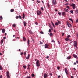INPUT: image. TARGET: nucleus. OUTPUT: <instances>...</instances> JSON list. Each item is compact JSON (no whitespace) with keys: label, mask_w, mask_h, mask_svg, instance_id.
Here are the masks:
<instances>
[{"label":"nucleus","mask_w":78,"mask_h":78,"mask_svg":"<svg viewBox=\"0 0 78 78\" xmlns=\"http://www.w3.org/2000/svg\"><path fill=\"white\" fill-rule=\"evenodd\" d=\"M78 45V43L77 42L75 41H73V46L76 48H77V45Z\"/></svg>","instance_id":"1"},{"label":"nucleus","mask_w":78,"mask_h":78,"mask_svg":"<svg viewBox=\"0 0 78 78\" xmlns=\"http://www.w3.org/2000/svg\"><path fill=\"white\" fill-rule=\"evenodd\" d=\"M36 65L37 67H39L40 66V64L39 63V60H37L36 62Z\"/></svg>","instance_id":"2"},{"label":"nucleus","mask_w":78,"mask_h":78,"mask_svg":"<svg viewBox=\"0 0 78 78\" xmlns=\"http://www.w3.org/2000/svg\"><path fill=\"white\" fill-rule=\"evenodd\" d=\"M37 15H39L40 16L41 14H42V12H41V11L39 10H37Z\"/></svg>","instance_id":"3"},{"label":"nucleus","mask_w":78,"mask_h":78,"mask_svg":"<svg viewBox=\"0 0 78 78\" xmlns=\"http://www.w3.org/2000/svg\"><path fill=\"white\" fill-rule=\"evenodd\" d=\"M56 0H53L52 2V4L53 5H56Z\"/></svg>","instance_id":"4"},{"label":"nucleus","mask_w":78,"mask_h":78,"mask_svg":"<svg viewBox=\"0 0 78 78\" xmlns=\"http://www.w3.org/2000/svg\"><path fill=\"white\" fill-rule=\"evenodd\" d=\"M16 19H18L19 18H20V19H22V16L20 15H19V16H16Z\"/></svg>","instance_id":"5"},{"label":"nucleus","mask_w":78,"mask_h":78,"mask_svg":"<svg viewBox=\"0 0 78 78\" xmlns=\"http://www.w3.org/2000/svg\"><path fill=\"white\" fill-rule=\"evenodd\" d=\"M45 48H48V47H49V44H46L45 45Z\"/></svg>","instance_id":"6"},{"label":"nucleus","mask_w":78,"mask_h":78,"mask_svg":"<svg viewBox=\"0 0 78 78\" xmlns=\"http://www.w3.org/2000/svg\"><path fill=\"white\" fill-rule=\"evenodd\" d=\"M6 74L7 76V78H9L10 76L9 75V71H7Z\"/></svg>","instance_id":"7"},{"label":"nucleus","mask_w":78,"mask_h":78,"mask_svg":"<svg viewBox=\"0 0 78 78\" xmlns=\"http://www.w3.org/2000/svg\"><path fill=\"white\" fill-rule=\"evenodd\" d=\"M67 24L68 27H69V28H70V27H71V25L70 23H69L68 21L67 22Z\"/></svg>","instance_id":"8"},{"label":"nucleus","mask_w":78,"mask_h":78,"mask_svg":"<svg viewBox=\"0 0 78 78\" xmlns=\"http://www.w3.org/2000/svg\"><path fill=\"white\" fill-rule=\"evenodd\" d=\"M65 71L66 74V75H68V70H67V68H65Z\"/></svg>","instance_id":"9"},{"label":"nucleus","mask_w":78,"mask_h":78,"mask_svg":"<svg viewBox=\"0 0 78 78\" xmlns=\"http://www.w3.org/2000/svg\"><path fill=\"white\" fill-rule=\"evenodd\" d=\"M73 56L74 58H78V56L76 55H75V54H73Z\"/></svg>","instance_id":"10"},{"label":"nucleus","mask_w":78,"mask_h":78,"mask_svg":"<svg viewBox=\"0 0 78 78\" xmlns=\"http://www.w3.org/2000/svg\"><path fill=\"white\" fill-rule=\"evenodd\" d=\"M73 6V9H75L76 7H75V4H73V3H72V6Z\"/></svg>","instance_id":"11"},{"label":"nucleus","mask_w":78,"mask_h":78,"mask_svg":"<svg viewBox=\"0 0 78 78\" xmlns=\"http://www.w3.org/2000/svg\"><path fill=\"white\" fill-rule=\"evenodd\" d=\"M44 78H46L47 77L48 75H47V74L46 73L44 74Z\"/></svg>","instance_id":"12"},{"label":"nucleus","mask_w":78,"mask_h":78,"mask_svg":"<svg viewBox=\"0 0 78 78\" xmlns=\"http://www.w3.org/2000/svg\"><path fill=\"white\" fill-rule=\"evenodd\" d=\"M28 32L30 34H33V32L31 31V30H28Z\"/></svg>","instance_id":"13"},{"label":"nucleus","mask_w":78,"mask_h":78,"mask_svg":"<svg viewBox=\"0 0 78 78\" xmlns=\"http://www.w3.org/2000/svg\"><path fill=\"white\" fill-rule=\"evenodd\" d=\"M2 32L3 33H5V29H3L2 30Z\"/></svg>","instance_id":"14"},{"label":"nucleus","mask_w":78,"mask_h":78,"mask_svg":"<svg viewBox=\"0 0 78 78\" xmlns=\"http://www.w3.org/2000/svg\"><path fill=\"white\" fill-rule=\"evenodd\" d=\"M62 16H66V12H62Z\"/></svg>","instance_id":"15"},{"label":"nucleus","mask_w":78,"mask_h":78,"mask_svg":"<svg viewBox=\"0 0 78 78\" xmlns=\"http://www.w3.org/2000/svg\"><path fill=\"white\" fill-rule=\"evenodd\" d=\"M25 13H23V14L22 18L23 19H25Z\"/></svg>","instance_id":"16"},{"label":"nucleus","mask_w":78,"mask_h":78,"mask_svg":"<svg viewBox=\"0 0 78 78\" xmlns=\"http://www.w3.org/2000/svg\"><path fill=\"white\" fill-rule=\"evenodd\" d=\"M64 10L65 12H68L69 11V10L66 8L64 9Z\"/></svg>","instance_id":"17"},{"label":"nucleus","mask_w":78,"mask_h":78,"mask_svg":"<svg viewBox=\"0 0 78 78\" xmlns=\"http://www.w3.org/2000/svg\"><path fill=\"white\" fill-rule=\"evenodd\" d=\"M65 40L66 41H69L70 40V39H69V38H66L65 39Z\"/></svg>","instance_id":"18"},{"label":"nucleus","mask_w":78,"mask_h":78,"mask_svg":"<svg viewBox=\"0 0 78 78\" xmlns=\"http://www.w3.org/2000/svg\"><path fill=\"white\" fill-rule=\"evenodd\" d=\"M27 44L28 45V46H30V40L28 39L27 41Z\"/></svg>","instance_id":"19"},{"label":"nucleus","mask_w":78,"mask_h":78,"mask_svg":"<svg viewBox=\"0 0 78 78\" xmlns=\"http://www.w3.org/2000/svg\"><path fill=\"white\" fill-rule=\"evenodd\" d=\"M3 39H2L1 40V45H2V44H3Z\"/></svg>","instance_id":"20"},{"label":"nucleus","mask_w":78,"mask_h":78,"mask_svg":"<svg viewBox=\"0 0 78 78\" xmlns=\"http://www.w3.org/2000/svg\"><path fill=\"white\" fill-rule=\"evenodd\" d=\"M24 25V27H26L27 26V23L25 21H23Z\"/></svg>","instance_id":"21"},{"label":"nucleus","mask_w":78,"mask_h":78,"mask_svg":"<svg viewBox=\"0 0 78 78\" xmlns=\"http://www.w3.org/2000/svg\"><path fill=\"white\" fill-rule=\"evenodd\" d=\"M49 27L52 30H53V28L51 25H50L49 26Z\"/></svg>","instance_id":"22"},{"label":"nucleus","mask_w":78,"mask_h":78,"mask_svg":"<svg viewBox=\"0 0 78 78\" xmlns=\"http://www.w3.org/2000/svg\"><path fill=\"white\" fill-rule=\"evenodd\" d=\"M47 6L48 8H50V4H49V3L48 2L47 3Z\"/></svg>","instance_id":"23"},{"label":"nucleus","mask_w":78,"mask_h":78,"mask_svg":"<svg viewBox=\"0 0 78 78\" xmlns=\"http://www.w3.org/2000/svg\"><path fill=\"white\" fill-rule=\"evenodd\" d=\"M67 59H71V56H70L68 57L67 58Z\"/></svg>","instance_id":"24"},{"label":"nucleus","mask_w":78,"mask_h":78,"mask_svg":"<svg viewBox=\"0 0 78 78\" xmlns=\"http://www.w3.org/2000/svg\"><path fill=\"white\" fill-rule=\"evenodd\" d=\"M55 25L57 26V25H59V23L58 22H56L55 23Z\"/></svg>","instance_id":"25"},{"label":"nucleus","mask_w":78,"mask_h":78,"mask_svg":"<svg viewBox=\"0 0 78 78\" xmlns=\"http://www.w3.org/2000/svg\"><path fill=\"white\" fill-rule=\"evenodd\" d=\"M51 23L53 26L54 27V28H55V25H54V24L53 23V21H51Z\"/></svg>","instance_id":"26"},{"label":"nucleus","mask_w":78,"mask_h":78,"mask_svg":"<svg viewBox=\"0 0 78 78\" xmlns=\"http://www.w3.org/2000/svg\"><path fill=\"white\" fill-rule=\"evenodd\" d=\"M0 70H3V68L2 66L0 65Z\"/></svg>","instance_id":"27"},{"label":"nucleus","mask_w":78,"mask_h":78,"mask_svg":"<svg viewBox=\"0 0 78 78\" xmlns=\"http://www.w3.org/2000/svg\"><path fill=\"white\" fill-rule=\"evenodd\" d=\"M69 20H70V21H71V22H72L73 23V20H72V18H69Z\"/></svg>","instance_id":"28"},{"label":"nucleus","mask_w":78,"mask_h":78,"mask_svg":"<svg viewBox=\"0 0 78 78\" xmlns=\"http://www.w3.org/2000/svg\"><path fill=\"white\" fill-rule=\"evenodd\" d=\"M23 41H26V38H25V37H23Z\"/></svg>","instance_id":"29"},{"label":"nucleus","mask_w":78,"mask_h":78,"mask_svg":"<svg viewBox=\"0 0 78 78\" xmlns=\"http://www.w3.org/2000/svg\"><path fill=\"white\" fill-rule=\"evenodd\" d=\"M23 67L25 69H26V68H27V66L25 65H23Z\"/></svg>","instance_id":"30"},{"label":"nucleus","mask_w":78,"mask_h":78,"mask_svg":"<svg viewBox=\"0 0 78 78\" xmlns=\"http://www.w3.org/2000/svg\"><path fill=\"white\" fill-rule=\"evenodd\" d=\"M57 21H58L59 24H61V21H60L59 20H57Z\"/></svg>","instance_id":"31"},{"label":"nucleus","mask_w":78,"mask_h":78,"mask_svg":"<svg viewBox=\"0 0 78 78\" xmlns=\"http://www.w3.org/2000/svg\"><path fill=\"white\" fill-rule=\"evenodd\" d=\"M3 19V17L2 16H0V20H2Z\"/></svg>","instance_id":"32"},{"label":"nucleus","mask_w":78,"mask_h":78,"mask_svg":"<svg viewBox=\"0 0 78 78\" xmlns=\"http://www.w3.org/2000/svg\"><path fill=\"white\" fill-rule=\"evenodd\" d=\"M69 42L70 43H72V42H73V41H72V40L69 39Z\"/></svg>","instance_id":"33"},{"label":"nucleus","mask_w":78,"mask_h":78,"mask_svg":"<svg viewBox=\"0 0 78 78\" xmlns=\"http://www.w3.org/2000/svg\"><path fill=\"white\" fill-rule=\"evenodd\" d=\"M70 12L71 14H73V11L72 10H71L70 11Z\"/></svg>","instance_id":"34"},{"label":"nucleus","mask_w":78,"mask_h":78,"mask_svg":"<svg viewBox=\"0 0 78 78\" xmlns=\"http://www.w3.org/2000/svg\"><path fill=\"white\" fill-rule=\"evenodd\" d=\"M10 11L11 12H14V9H11Z\"/></svg>","instance_id":"35"},{"label":"nucleus","mask_w":78,"mask_h":78,"mask_svg":"<svg viewBox=\"0 0 78 78\" xmlns=\"http://www.w3.org/2000/svg\"><path fill=\"white\" fill-rule=\"evenodd\" d=\"M76 14H78V10L77 9L76 10Z\"/></svg>","instance_id":"36"},{"label":"nucleus","mask_w":78,"mask_h":78,"mask_svg":"<svg viewBox=\"0 0 78 78\" xmlns=\"http://www.w3.org/2000/svg\"><path fill=\"white\" fill-rule=\"evenodd\" d=\"M67 38H70V35H69L67 36Z\"/></svg>","instance_id":"37"},{"label":"nucleus","mask_w":78,"mask_h":78,"mask_svg":"<svg viewBox=\"0 0 78 78\" xmlns=\"http://www.w3.org/2000/svg\"><path fill=\"white\" fill-rule=\"evenodd\" d=\"M58 14H59L60 16H61V13L60 12H59L58 13Z\"/></svg>","instance_id":"38"},{"label":"nucleus","mask_w":78,"mask_h":78,"mask_svg":"<svg viewBox=\"0 0 78 78\" xmlns=\"http://www.w3.org/2000/svg\"><path fill=\"white\" fill-rule=\"evenodd\" d=\"M31 76L32 77H34V74H31Z\"/></svg>","instance_id":"39"},{"label":"nucleus","mask_w":78,"mask_h":78,"mask_svg":"<svg viewBox=\"0 0 78 78\" xmlns=\"http://www.w3.org/2000/svg\"><path fill=\"white\" fill-rule=\"evenodd\" d=\"M60 69V67L59 66H58L57 67V70H59V69Z\"/></svg>","instance_id":"40"},{"label":"nucleus","mask_w":78,"mask_h":78,"mask_svg":"<svg viewBox=\"0 0 78 78\" xmlns=\"http://www.w3.org/2000/svg\"><path fill=\"white\" fill-rule=\"evenodd\" d=\"M40 44H41V45H42V44H43V43H42L41 41H40Z\"/></svg>","instance_id":"41"},{"label":"nucleus","mask_w":78,"mask_h":78,"mask_svg":"<svg viewBox=\"0 0 78 78\" xmlns=\"http://www.w3.org/2000/svg\"><path fill=\"white\" fill-rule=\"evenodd\" d=\"M76 37L78 38V32L77 33H76Z\"/></svg>","instance_id":"42"},{"label":"nucleus","mask_w":78,"mask_h":78,"mask_svg":"<svg viewBox=\"0 0 78 78\" xmlns=\"http://www.w3.org/2000/svg\"><path fill=\"white\" fill-rule=\"evenodd\" d=\"M40 33H41V34H44V32L42 31H41L40 32Z\"/></svg>","instance_id":"43"},{"label":"nucleus","mask_w":78,"mask_h":78,"mask_svg":"<svg viewBox=\"0 0 78 78\" xmlns=\"http://www.w3.org/2000/svg\"><path fill=\"white\" fill-rule=\"evenodd\" d=\"M49 35L50 36H52L53 35V34L52 33H50Z\"/></svg>","instance_id":"44"},{"label":"nucleus","mask_w":78,"mask_h":78,"mask_svg":"<svg viewBox=\"0 0 78 78\" xmlns=\"http://www.w3.org/2000/svg\"><path fill=\"white\" fill-rule=\"evenodd\" d=\"M51 29H50L49 30V33H51Z\"/></svg>","instance_id":"45"},{"label":"nucleus","mask_w":78,"mask_h":78,"mask_svg":"<svg viewBox=\"0 0 78 78\" xmlns=\"http://www.w3.org/2000/svg\"><path fill=\"white\" fill-rule=\"evenodd\" d=\"M35 25H38V23H37V22H36L35 23Z\"/></svg>","instance_id":"46"},{"label":"nucleus","mask_w":78,"mask_h":78,"mask_svg":"<svg viewBox=\"0 0 78 78\" xmlns=\"http://www.w3.org/2000/svg\"><path fill=\"white\" fill-rule=\"evenodd\" d=\"M49 75H51V76H52V75H53V74H52L51 73H49Z\"/></svg>","instance_id":"47"},{"label":"nucleus","mask_w":78,"mask_h":78,"mask_svg":"<svg viewBox=\"0 0 78 78\" xmlns=\"http://www.w3.org/2000/svg\"><path fill=\"white\" fill-rule=\"evenodd\" d=\"M37 3H40V1H39V0H37Z\"/></svg>","instance_id":"48"},{"label":"nucleus","mask_w":78,"mask_h":78,"mask_svg":"<svg viewBox=\"0 0 78 78\" xmlns=\"http://www.w3.org/2000/svg\"><path fill=\"white\" fill-rule=\"evenodd\" d=\"M76 23H78V19H77L76 20Z\"/></svg>","instance_id":"49"},{"label":"nucleus","mask_w":78,"mask_h":78,"mask_svg":"<svg viewBox=\"0 0 78 78\" xmlns=\"http://www.w3.org/2000/svg\"><path fill=\"white\" fill-rule=\"evenodd\" d=\"M30 65H29V64H28V69H30Z\"/></svg>","instance_id":"50"},{"label":"nucleus","mask_w":78,"mask_h":78,"mask_svg":"<svg viewBox=\"0 0 78 78\" xmlns=\"http://www.w3.org/2000/svg\"><path fill=\"white\" fill-rule=\"evenodd\" d=\"M27 59H29V57L27 56L26 57Z\"/></svg>","instance_id":"51"},{"label":"nucleus","mask_w":78,"mask_h":78,"mask_svg":"<svg viewBox=\"0 0 78 78\" xmlns=\"http://www.w3.org/2000/svg\"><path fill=\"white\" fill-rule=\"evenodd\" d=\"M13 27H16V25L15 24H13Z\"/></svg>","instance_id":"52"},{"label":"nucleus","mask_w":78,"mask_h":78,"mask_svg":"<svg viewBox=\"0 0 78 78\" xmlns=\"http://www.w3.org/2000/svg\"><path fill=\"white\" fill-rule=\"evenodd\" d=\"M41 9L42 11H44V9L43 8V7L41 8Z\"/></svg>","instance_id":"53"},{"label":"nucleus","mask_w":78,"mask_h":78,"mask_svg":"<svg viewBox=\"0 0 78 78\" xmlns=\"http://www.w3.org/2000/svg\"><path fill=\"white\" fill-rule=\"evenodd\" d=\"M69 5V3H66V4H65V6H67V5Z\"/></svg>","instance_id":"54"},{"label":"nucleus","mask_w":78,"mask_h":78,"mask_svg":"<svg viewBox=\"0 0 78 78\" xmlns=\"http://www.w3.org/2000/svg\"><path fill=\"white\" fill-rule=\"evenodd\" d=\"M30 56V54H28V57H29Z\"/></svg>","instance_id":"55"},{"label":"nucleus","mask_w":78,"mask_h":78,"mask_svg":"<svg viewBox=\"0 0 78 78\" xmlns=\"http://www.w3.org/2000/svg\"><path fill=\"white\" fill-rule=\"evenodd\" d=\"M62 27L63 28H65V26H64V25H62Z\"/></svg>","instance_id":"56"},{"label":"nucleus","mask_w":78,"mask_h":78,"mask_svg":"<svg viewBox=\"0 0 78 78\" xmlns=\"http://www.w3.org/2000/svg\"><path fill=\"white\" fill-rule=\"evenodd\" d=\"M26 78H31V76H27Z\"/></svg>","instance_id":"57"},{"label":"nucleus","mask_w":78,"mask_h":78,"mask_svg":"<svg viewBox=\"0 0 78 78\" xmlns=\"http://www.w3.org/2000/svg\"><path fill=\"white\" fill-rule=\"evenodd\" d=\"M67 8H68V9H70V7H69V6H67Z\"/></svg>","instance_id":"58"},{"label":"nucleus","mask_w":78,"mask_h":78,"mask_svg":"<svg viewBox=\"0 0 78 78\" xmlns=\"http://www.w3.org/2000/svg\"><path fill=\"white\" fill-rule=\"evenodd\" d=\"M6 39V37H3V39Z\"/></svg>","instance_id":"59"},{"label":"nucleus","mask_w":78,"mask_h":78,"mask_svg":"<svg viewBox=\"0 0 78 78\" xmlns=\"http://www.w3.org/2000/svg\"><path fill=\"white\" fill-rule=\"evenodd\" d=\"M0 78H2V75H1L0 76Z\"/></svg>","instance_id":"60"},{"label":"nucleus","mask_w":78,"mask_h":78,"mask_svg":"<svg viewBox=\"0 0 78 78\" xmlns=\"http://www.w3.org/2000/svg\"><path fill=\"white\" fill-rule=\"evenodd\" d=\"M64 33H62V36H64Z\"/></svg>","instance_id":"61"},{"label":"nucleus","mask_w":78,"mask_h":78,"mask_svg":"<svg viewBox=\"0 0 78 78\" xmlns=\"http://www.w3.org/2000/svg\"><path fill=\"white\" fill-rule=\"evenodd\" d=\"M55 42V41H54V40H52L51 41V42Z\"/></svg>","instance_id":"62"},{"label":"nucleus","mask_w":78,"mask_h":78,"mask_svg":"<svg viewBox=\"0 0 78 78\" xmlns=\"http://www.w3.org/2000/svg\"><path fill=\"white\" fill-rule=\"evenodd\" d=\"M70 6H72V3L70 4Z\"/></svg>","instance_id":"63"},{"label":"nucleus","mask_w":78,"mask_h":78,"mask_svg":"<svg viewBox=\"0 0 78 78\" xmlns=\"http://www.w3.org/2000/svg\"><path fill=\"white\" fill-rule=\"evenodd\" d=\"M76 62L78 64V60H77L76 61Z\"/></svg>","instance_id":"64"}]
</instances>
